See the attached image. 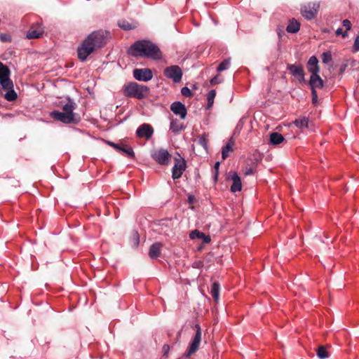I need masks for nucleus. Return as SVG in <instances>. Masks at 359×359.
Here are the masks:
<instances>
[{
	"instance_id": "1",
	"label": "nucleus",
	"mask_w": 359,
	"mask_h": 359,
	"mask_svg": "<svg viewBox=\"0 0 359 359\" xmlns=\"http://www.w3.org/2000/svg\"><path fill=\"white\" fill-rule=\"evenodd\" d=\"M108 36L109 32L102 30L90 34L77 48L79 59L85 61L92 53L105 46Z\"/></svg>"
},
{
	"instance_id": "2",
	"label": "nucleus",
	"mask_w": 359,
	"mask_h": 359,
	"mask_svg": "<svg viewBox=\"0 0 359 359\" xmlns=\"http://www.w3.org/2000/svg\"><path fill=\"white\" fill-rule=\"evenodd\" d=\"M130 53L135 57H143L159 60L162 53L159 48L152 42L146 40L137 41L130 47Z\"/></svg>"
},
{
	"instance_id": "3",
	"label": "nucleus",
	"mask_w": 359,
	"mask_h": 359,
	"mask_svg": "<svg viewBox=\"0 0 359 359\" xmlns=\"http://www.w3.org/2000/svg\"><path fill=\"white\" fill-rule=\"evenodd\" d=\"M75 107L76 104L69 99L67 103L62 106V111H53L50 113V116L54 120L63 123L76 124L80 121L81 118L79 114L74 112Z\"/></svg>"
},
{
	"instance_id": "4",
	"label": "nucleus",
	"mask_w": 359,
	"mask_h": 359,
	"mask_svg": "<svg viewBox=\"0 0 359 359\" xmlns=\"http://www.w3.org/2000/svg\"><path fill=\"white\" fill-rule=\"evenodd\" d=\"M123 93L126 97L142 100L148 96L149 88L136 82H130L123 87Z\"/></svg>"
},
{
	"instance_id": "5",
	"label": "nucleus",
	"mask_w": 359,
	"mask_h": 359,
	"mask_svg": "<svg viewBox=\"0 0 359 359\" xmlns=\"http://www.w3.org/2000/svg\"><path fill=\"white\" fill-rule=\"evenodd\" d=\"M9 68L0 62V84L3 89L13 88V83L10 79Z\"/></svg>"
},
{
	"instance_id": "6",
	"label": "nucleus",
	"mask_w": 359,
	"mask_h": 359,
	"mask_svg": "<svg viewBox=\"0 0 359 359\" xmlns=\"http://www.w3.org/2000/svg\"><path fill=\"white\" fill-rule=\"evenodd\" d=\"M319 4L310 2L301 8V13L304 18L307 20H311L316 18L319 8Z\"/></svg>"
},
{
	"instance_id": "7",
	"label": "nucleus",
	"mask_w": 359,
	"mask_h": 359,
	"mask_svg": "<svg viewBox=\"0 0 359 359\" xmlns=\"http://www.w3.org/2000/svg\"><path fill=\"white\" fill-rule=\"evenodd\" d=\"M151 157L160 165H168L170 161L171 155L165 149H158L152 151Z\"/></svg>"
},
{
	"instance_id": "8",
	"label": "nucleus",
	"mask_w": 359,
	"mask_h": 359,
	"mask_svg": "<svg viewBox=\"0 0 359 359\" xmlns=\"http://www.w3.org/2000/svg\"><path fill=\"white\" fill-rule=\"evenodd\" d=\"M196 333L191 341V343L189 345L188 351L186 354V357L189 358L190 355L196 353L200 346L201 341V328L199 325H196Z\"/></svg>"
},
{
	"instance_id": "9",
	"label": "nucleus",
	"mask_w": 359,
	"mask_h": 359,
	"mask_svg": "<svg viewBox=\"0 0 359 359\" xmlns=\"http://www.w3.org/2000/svg\"><path fill=\"white\" fill-rule=\"evenodd\" d=\"M164 75L174 82L178 83L182 80V71L179 66L172 65L165 69Z\"/></svg>"
},
{
	"instance_id": "10",
	"label": "nucleus",
	"mask_w": 359,
	"mask_h": 359,
	"mask_svg": "<svg viewBox=\"0 0 359 359\" xmlns=\"http://www.w3.org/2000/svg\"><path fill=\"white\" fill-rule=\"evenodd\" d=\"M187 168V163L184 158H175V165L172 170V177L173 180H177L181 177L183 172Z\"/></svg>"
},
{
	"instance_id": "11",
	"label": "nucleus",
	"mask_w": 359,
	"mask_h": 359,
	"mask_svg": "<svg viewBox=\"0 0 359 359\" xmlns=\"http://www.w3.org/2000/svg\"><path fill=\"white\" fill-rule=\"evenodd\" d=\"M287 69L297 79L300 83L305 81V73L304 68L301 65H287Z\"/></svg>"
},
{
	"instance_id": "12",
	"label": "nucleus",
	"mask_w": 359,
	"mask_h": 359,
	"mask_svg": "<svg viewBox=\"0 0 359 359\" xmlns=\"http://www.w3.org/2000/svg\"><path fill=\"white\" fill-rule=\"evenodd\" d=\"M133 76L135 79L142 81H148L153 77V74L151 69H135L133 70Z\"/></svg>"
},
{
	"instance_id": "13",
	"label": "nucleus",
	"mask_w": 359,
	"mask_h": 359,
	"mask_svg": "<svg viewBox=\"0 0 359 359\" xmlns=\"http://www.w3.org/2000/svg\"><path fill=\"white\" fill-rule=\"evenodd\" d=\"M154 133L153 128L147 123L142 124L136 130V135L140 138L149 140Z\"/></svg>"
},
{
	"instance_id": "14",
	"label": "nucleus",
	"mask_w": 359,
	"mask_h": 359,
	"mask_svg": "<svg viewBox=\"0 0 359 359\" xmlns=\"http://www.w3.org/2000/svg\"><path fill=\"white\" fill-rule=\"evenodd\" d=\"M108 144L116 149L118 151L123 152L128 157L134 158L135 153L132 147L124 144H116L111 142H107Z\"/></svg>"
},
{
	"instance_id": "15",
	"label": "nucleus",
	"mask_w": 359,
	"mask_h": 359,
	"mask_svg": "<svg viewBox=\"0 0 359 359\" xmlns=\"http://www.w3.org/2000/svg\"><path fill=\"white\" fill-rule=\"evenodd\" d=\"M170 109L175 114L180 116L182 119H184L186 118L187 111L185 105L182 102H173L170 106Z\"/></svg>"
},
{
	"instance_id": "16",
	"label": "nucleus",
	"mask_w": 359,
	"mask_h": 359,
	"mask_svg": "<svg viewBox=\"0 0 359 359\" xmlns=\"http://www.w3.org/2000/svg\"><path fill=\"white\" fill-rule=\"evenodd\" d=\"M309 85L311 91L313 90H316V88H322L323 87V81L318 74H312L310 77Z\"/></svg>"
},
{
	"instance_id": "17",
	"label": "nucleus",
	"mask_w": 359,
	"mask_h": 359,
	"mask_svg": "<svg viewBox=\"0 0 359 359\" xmlns=\"http://www.w3.org/2000/svg\"><path fill=\"white\" fill-rule=\"evenodd\" d=\"M163 244L159 242L152 244L149 250V256L151 259H154L158 257L161 255Z\"/></svg>"
},
{
	"instance_id": "18",
	"label": "nucleus",
	"mask_w": 359,
	"mask_h": 359,
	"mask_svg": "<svg viewBox=\"0 0 359 359\" xmlns=\"http://www.w3.org/2000/svg\"><path fill=\"white\" fill-rule=\"evenodd\" d=\"M43 33V28L37 25L35 26H32L27 34V37L28 39H38L42 36Z\"/></svg>"
},
{
	"instance_id": "19",
	"label": "nucleus",
	"mask_w": 359,
	"mask_h": 359,
	"mask_svg": "<svg viewBox=\"0 0 359 359\" xmlns=\"http://www.w3.org/2000/svg\"><path fill=\"white\" fill-rule=\"evenodd\" d=\"M308 70L312 74H318L320 68L318 67V60L316 56H311L307 63Z\"/></svg>"
},
{
	"instance_id": "20",
	"label": "nucleus",
	"mask_w": 359,
	"mask_h": 359,
	"mask_svg": "<svg viewBox=\"0 0 359 359\" xmlns=\"http://www.w3.org/2000/svg\"><path fill=\"white\" fill-rule=\"evenodd\" d=\"M231 180L233 182L232 185L231 186V191L232 192L240 191L242 189V184L240 177L237 173L234 172L231 177Z\"/></svg>"
},
{
	"instance_id": "21",
	"label": "nucleus",
	"mask_w": 359,
	"mask_h": 359,
	"mask_svg": "<svg viewBox=\"0 0 359 359\" xmlns=\"http://www.w3.org/2000/svg\"><path fill=\"white\" fill-rule=\"evenodd\" d=\"M234 141L232 139H230L226 146L222 147V158L223 160H225L226 158L229 156L231 152L233 151Z\"/></svg>"
},
{
	"instance_id": "22",
	"label": "nucleus",
	"mask_w": 359,
	"mask_h": 359,
	"mask_svg": "<svg viewBox=\"0 0 359 359\" xmlns=\"http://www.w3.org/2000/svg\"><path fill=\"white\" fill-rule=\"evenodd\" d=\"M270 144L272 145H278L285 141L284 137L278 133L273 132L270 134Z\"/></svg>"
},
{
	"instance_id": "23",
	"label": "nucleus",
	"mask_w": 359,
	"mask_h": 359,
	"mask_svg": "<svg viewBox=\"0 0 359 359\" xmlns=\"http://www.w3.org/2000/svg\"><path fill=\"white\" fill-rule=\"evenodd\" d=\"M300 28V24L295 19H292L289 21L286 30L289 33H297Z\"/></svg>"
},
{
	"instance_id": "24",
	"label": "nucleus",
	"mask_w": 359,
	"mask_h": 359,
	"mask_svg": "<svg viewBox=\"0 0 359 359\" xmlns=\"http://www.w3.org/2000/svg\"><path fill=\"white\" fill-rule=\"evenodd\" d=\"M170 129L175 134L179 133L182 130L184 129L183 123L177 119L172 120L170 123Z\"/></svg>"
},
{
	"instance_id": "25",
	"label": "nucleus",
	"mask_w": 359,
	"mask_h": 359,
	"mask_svg": "<svg viewBox=\"0 0 359 359\" xmlns=\"http://www.w3.org/2000/svg\"><path fill=\"white\" fill-rule=\"evenodd\" d=\"M210 292L215 302H217L219 299V284L217 282L212 283Z\"/></svg>"
},
{
	"instance_id": "26",
	"label": "nucleus",
	"mask_w": 359,
	"mask_h": 359,
	"mask_svg": "<svg viewBox=\"0 0 359 359\" xmlns=\"http://www.w3.org/2000/svg\"><path fill=\"white\" fill-rule=\"evenodd\" d=\"M7 90L6 94L4 95V98L8 101H14L17 99V93L13 90V88L4 89Z\"/></svg>"
},
{
	"instance_id": "27",
	"label": "nucleus",
	"mask_w": 359,
	"mask_h": 359,
	"mask_svg": "<svg viewBox=\"0 0 359 359\" xmlns=\"http://www.w3.org/2000/svg\"><path fill=\"white\" fill-rule=\"evenodd\" d=\"M316 354L320 359H326L329 357V353L323 346H320L317 348Z\"/></svg>"
},
{
	"instance_id": "28",
	"label": "nucleus",
	"mask_w": 359,
	"mask_h": 359,
	"mask_svg": "<svg viewBox=\"0 0 359 359\" xmlns=\"http://www.w3.org/2000/svg\"><path fill=\"white\" fill-rule=\"evenodd\" d=\"M230 65H231L230 58L226 59L218 65L217 70L219 72L226 70L229 68Z\"/></svg>"
},
{
	"instance_id": "29",
	"label": "nucleus",
	"mask_w": 359,
	"mask_h": 359,
	"mask_svg": "<svg viewBox=\"0 0 359 359\" xmlns=\"http://www.w3.org/2000/svg\"><path fill=\"white\" fill-rule=\"evenodd\" d=\"M295 126L299 128H308L309 119L306 117L296 120L294 121Z\"/></svg>"
},
{
	"instance_id": "30",
	"label": "nucleus",
	"mask_w": 359,
	"mask_h": 359,
	"mask_svg": "<svg viewBox=\"0 0 359 359\" xmlns=\"http://www.w3.org/2000/svg\"><path fill=\"white\" fill-rule=\"evenodd\" d=\"M216 95V92L215 90H211L207 96V100H208V108H210L212 107L214 103V99Z\"/></svg>"
},
{
	"instance_id": "31",
	"label": "nucleus",
	"mask_w": 359,
	"mask_h": 359,
	"mask_svg": "<svg viewBox=\"0 0 359 359\" xmlns=\"http://www.w3.org/2000/svg\"><path fill=\"white\" fill-rule=\"evenodd\" d=\"M198 144L202 146L203 148L207 149L208 147V135L203 134L198 137Z\"/></svg>"
},
{
	"instance_id": "32",
	"label": "nucleus",
	"mask_w": 359,
	"mask_h": 359,
	"mask_svg": "<svg viewBox=\"0 0 359 359\" xmlns=\"http://www.w3.org/2000/svg\"><path fill=\"white\" fill-rule=\"evenodd\" d=\"M119 27L124 30H130L135 28V26L130 24L128 22L123 20L118 22Z\"/></svg>"
},
{
	"instance_id": "33",
	"label": "nucleus",
	"mask_w": 359,
	"mask_h": 359,
	"mask_svg": "<svg viewBox=\"0 0 359 359\" xmlns=\"http://www.w3.org/2000/svg\"><path fill=\"white\" fill-rule=\"evenodd\" d=\"M202 236H204V233L203 232L199 231L198 230H196V229L192 231L189 234V237L191 239H196V238L201 239Z\"/></svg>"
},
{
	"instance_id": "34",
	"label": "nucleus",
	"mask_w": 359,
	"mask_h": 359,
	"mask_svg": "<svg viewBox=\"0 0 359 359\" xmlns=\"http://www.w3.org/2000/svg\"><path fill=\"white\" fill-rule=\"evenodd\" d=\"M322 61L323 63H328L332 60V54L330 51L324 52L322 54Z\"/></svg>"
},
{
	"instance_id": "35",
	"label": "nucleus",
	"mask_w": 359,
	"mask_h": 359,
	"mask_svg": "<svg viewBox=\"0 0 359 359\" xmlns=\"http://www.w3.org/2000/svg\"><path fill=\"white\" fill-rule=\"evenodd\" d=\"M223 81V78L219 74H217L210 80V84L212 86H215L216 84L222 83Z\"/></svg>"
},
{
	"instance_id": "36",
	"label": "nucleus",
	"mask_w": 359,
	"mask_h": 359,
	"mask_svg": "<svg viewBox=\"0 0 359 359\" xmlns=\"http://www.w3.org/2000/svg\"><path fill=\"white\" fill-rule=\"evenodd\" d=\"M181 93L182 95L187 97H190L192 96V93L188 87H183L181 90Z\"/></svg>"
},
{
	"instance_id": "37",
	"label": "nucleus",
	"mask_w": 359,
	"mask_h": 359,
	"mask_svg": "<svg viewBox=\"0 0 359 359\" xmlns=\"http://www.w3.org/2000/svg\"><path fill=\"white\" fill-rule=\"evenodd\" d=\"M219 162H216L214 166L215 172H214V181L216 182L217 181V177H218V171L219 168Z\"/></svg>"
},
{
	"instance_id": "38",
	"label": "nucleus",
	"mask_w": 359,
	"mask_h": 359,
	"mask_svg": "<svg viewBox=\"0 0 359 359\" xmlns=\"http://www.w3.org/2000/svg\"><path fill=\"white\" fill-rule=\"evenodd\" d=\"M0 40L2 42L11 41V36L7 34H0Z\"/></svg>"
},
{
	"instance_id": "39",
	"label": "nucleus",
	"mask_w": 359,
	"mask_h": 359,
	"mask_svg": "<svg viewBox=\"0 0 359 359\" xmlns=\"http://www.w3.org/2000/svg\"><path fill=\"white\" fill-rule=\"evenodd\" d=\"M311 95H312V103L314 105H316L318 104V99L316 90H313L311 91Z\"/></svg>"
},
{
	"instance_id": "40",
	"label": "nucleus",
	"mask_w": 359,
	"mask_h": 359,
	"mask_svg": "<svg viewBox=\"0 0 359 359\" xmlns=\"http://www.w3.org/2000/svg\"><path fill=\"white\" fill-rule=\"evenodd\" d=\"M359 50V35H357L355 39L353 45V51L357 52Z\"/></svg>"
},
{
	"instance_id": "41",
	"label": "nucleus",
	"mask_w": 359,
	"mask_h": 359,
	"mask_svg": "<svg viewBox=\"0 0 359 359\" xmlns=\"http://www.w3.org/2000/svg\"><path fill=\"white\" fill-rule=\"evenodd\" d=\"M336 35L337 36H339V35H342L343 37H346L347 36L346 34V31L345 32H343L342 29L341 28H338L337 30H336Z\"/></svg>"
},
{
	"instance_id": "42",
	"label": "nucleus",
	"mask_w": 359,
	"mask_h": 359,
	"mask_svg": "<svg viewBox=\"0 0 359 359\" xmlns=\"http://www.w3.org/2000/svg\"><path fill=\"white\" fill-rule=\"evenodd\" d=\"M343 25L346 28V31L351 29V22L348 20H343Z\"/></svg>"
},
{
	"instance_id": "43",
	"label": "nucleus",
	"mask_w": 359,
	"mask_h": 359,
	"mask_svg": "<svg viewBox=\"0 0 359 359\" xmlns=\"http://www.w3.org/2000/svg\"><path fill=\"white\" fill-rule=\"evenodd\" d=\"M254 173V170L253 168H245V175H252Z\"/></svg>"
},
{
	"instance_id": "44",
	"label": "nucleus",
	"mask_w": 359,
	"mask_h": 359,
	"mask_svg": "<svg viewBox=\"0 0 359 359\" xmlns=\"http://www.w3.org/2000/svg\"><path fill=\"white\" fill-rule=\"evenodd\" d=\"M203 241L204 243H209L211 241L210 237L209 236H205L204 234V236H202Z\"/></svg>"
},
{
	"instance_id": "45",
	"label": "nucleus",
	"mask_w": 359,
	"mask_h": 359,
	"mask_svg": "<svg viewBox=\"0 0 359 359\" xmlns=\"http://www.w3.org/2000/svg\"><path fill=\"white\" fill-rule=\"evenodd\" d=\"M170 346L168 344H165L163 347V351L164 352V355H166L168 352L169 351Z\"/></svg>"
},
{
	"instance_id": "46",
	"label": "nucleus",
	"mask_w": 359,
	"mask_h": 359,
	"mask_svg": "<svg viewBox=\"0 0 359 359\" xmlns=\"http://www.w3.org/2000/svg\"><path fill=\"white\" fill-rule=\"evenodd\" d=\"M194 197L193 196H189L188 198V201L190 203H192L194 202Z\"/></svg>"
},
{
	"instance_id": "47",
	"label": "nucleus",
	"mask_w": 359,
	"mask_h": 359,
	"mask_svg": "<svg viewBox=\"0 0 359 359\" xmlns=\"http://www.w3.org/2000/svg\"><path fill=\"white\" fill-rule=\"evenodd\" d=\"M278 34L279 36H280V35H281L280 32H278Z\"/></svg>"
}]
</instances>
